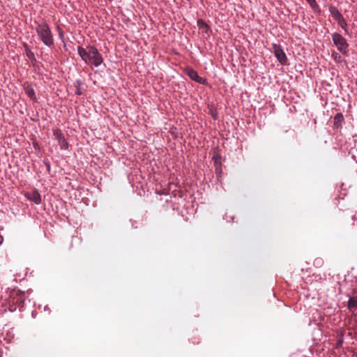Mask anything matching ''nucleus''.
<instances>
[{"label":"nucleus","mask_w":357,"mask_h":357,"mask_svg":"<svg viewBox=\"0 0 357 357\" xmlns=\"http://www.w3.org/2000/svg\"><path fill=\"white\" fill-rule=\"evenodd\" d=\"M332 39L337 49L343 54L347 55L349 44L347 40L340 33L337 32L332 34Z\"/></svg>","instance_id":"obj_2"},{"label":"nucleus","mask_w":357,"mask_h":357,"mask_svg":"<svg viewBox=\"0 0 357 357\" xmlns=\"http://www.w3.org/2000/svg\"><path fill=\"white\" fill-rule=\"evenodd\" d=\"M36 31L40 40L48 47L54 45V37L48 24L45 22H36Z\"/></svg>","instance_id":"obj_1"},{"label":"nucleus","mask_w":357,"mask_h":357,"mask_svg":"<svg viewBox=\"0 0 357 357\" xmlns=\"http://www.w3.org/2000/svg\"><path fill=\"white\" fill-rule=\"evenodd\" d=\"M312 8L317 6V3L315 0H306Z\"/></svg>","instance_id":"obj_21"},{"label":"nucleus","mask_w":357,"mask_h":357,"mask_svg":"<svg viewBox=\"0 0 357 357\" xmlns=\"http://www.w3.org/2000/svg\"><path fill=\"white\" fill-rule=\"evenodd\" d=\"M53 135L54 137L57 139L59 145L60 146L61 149L65 150L68 149V144L62 132L60 130L56 129L54 130Z\"/></svg>","instance_id":"obj_6"},{"label":"nucleus","mask_w":357,"mask_h":357,"mask_svg":"<svg viewBox=\"0 0 357 357\" xmlns=\"http://www.w3.org/2000/svg\"><path fill=\"white\" fill-rule=\"evenodd\" d=\"M273 50L275 56L277 58L278 61L282 65L287 64V57L286 56V54L282 49L281 46L278 44H273Z\"/></svg>","instance_id":"obj_4"},{"label":"nucleus","mask_w":357,"mask_h":357,"mask_svg":"<svg viewBox=\"0 0 357 357\" xmlns=\"http://www.w3.org/2000/svg\"><path fill=\"white\" fill-rule=\"evenodd\" d=\"M88 49H89V47H88ZM77 51L82 59L86 63H88L90 57L89 50H86L84 47L79 46L77 47Z\"/></svg>","instance_id":"obj_8"},{"label":"nucleus","mask_w":357,"mask_h":357,"mask_svg":"<svg viewBox=\"0 0 357 357\" xmlns=\"http://www.w3.org/2000/svg\"><path fill=\"white\" fill-rule=\"evenodd\" d=\"M25 92L26 95L32 100L36 99V93L35 91L33 88L27 87L25 89Z\"/></svg>","instance_id":"obj_15"},{"label":"nucleus","mask_w":357,"mask_h":357,"mask_svg":"<svg viewBox=\"0 0 357 357\" xmlns=\"http://www.w3.org/2000/svg\"><path fill=\"white\" fill-rule=\"evenodd\" d=\"M44 163H45V166H46V167H47V171H48V172H50L51 167H50V162H48V161H45V162H44Z\"/></svg>","instance_id":"obj_22"},{"label":"nucleus","mask_w":357,"mask_h":357,"mask_svg":"<svg viewBox=\"0 0 357 357\" xmlns=\"http://www.w3.org/2000/svg\"><path fill=\"white\" fill-rule=\"evenodd\" d=\"M185 73L193 81L202 84H206L207 80L205 78H202L199 76L197 71H195L191 67H187L184 70Z\"/></svg>","instance_id":"obj_5"},{"label":"nucleus","mask_w":357,"mask_h":357,"mask_svg":"<svg viewBox=\"0 0 357 357\" xmlns=\"http://www.w3.org/2000/svg\"><path fill=\"white\" fill-rule=\"evenodd\" d=\"M342 342H343V340L342 339L339 340L337 341V347H340L342 345Z\"/></svg>","instance_id":"obj_23"},{"label":"nucleus","mask_w":357,"mask_h":357,"mask_svg":"<svg viewBox=\"0 0 357 357\" xmlns=\"http://www.w3.org/2000/svg\"><path fill=\"white\" fill-rule=\"evenodd\" d=\"M213 160L216 167V172H218L221 166V157L218 154H216L213 156Z\"/></svg>","instance_id":"obj_13"},{"label":"nucleus","mask_w":357,"mask_h":357,"mask_svg":"<svg viewBox=\"0 0 357 357\" xmlns=\"http://www.w3.org/2000/svg\"><path fill=\"white\" fill-rule=\"evenodd\" d=\"M329 12H330V14L333 17V19L337 22L343 17V15H342V13L339 11V10L335 6H330Z\"/></svg>","instance_id":"obj_9"},{"label":"nucleus","mask_w":357,"mask_h":357,"mask_svg":"<svg viewBox=\"0 0 357 357\" xmlns=\"http://www.w3.org/2000/svg\"><path fill=\"white\" fill-rule=\"evenodd\" d=\"M72 247H73V245H72V243H71V244H70V247H69V249H71V248H72Z\"/></svg>","instance_id":"obj_25"},{"label":"nucleus","mask_w":357,"mask_h":357,"mask_svg":"<svg viewBox=\"0 0 357 357\" xmlns=\"http://www.w3.org/2000/svg\"><path fill=\"white\" fill-rule=\"evenodd\" d=\"M324 265V259L321 257H317L314 260V266L317 268H320Z\"/></svg>","instance_id":"obj_18"},{"label":"nucleus","mask_w":357,"mask_h":357,"mask_svg":"<svg viewBox=\"0 0 357 357\" xmlns=\"http://www.w3.org/2000/svg\"><path fill=\"white\" fill-rule=\"evenodd\" d=\"M344 120V116L342 113H337L335 116H334V126L336 128H342V123Z\"/></svg>","instance_id":"obj_12"},{"label":"nucleus","mask_w":357,"mask_h":357,"mask_svg":"<svg viewBox=\"0 0 357 357\" xmlns=\"http://www.w3.org/2000/svg\"><path fill=\"white\" fill-rule=\"evenodd\" d=\"M58 29H59V36H60L61 38H62L63 36V31L59 26H58Z\"/></svg>","instance_id":"obj_24"},{"label":"nucleus","mask_w":357,"mask_h":357,"mask_svg":"<svg viewBox=\"0 0 357 357\" xmlns=\"http://www.w3.org/2000/svg\"><path fill=\"white\" fill-rule=\"evenodd\" d=\"M347 307L350 312H354L357 310V296H350L347 303Z\"/></svg>","instance_id":"obj_10"},{"label":"nucleus","mask_w":357,"mask_h":357,"mask_svg":"<svg viewBox=\"0 0 357 357\" xmlns=\"http://www.w3.org/2000/svg\"><path fill=\"white\" fill-rule=\"evenodd\" d=\"M84 85L83 82L81 79H76L73 83V86L75 88V94L81 96L83 93L84 89L82 86Z\"/></svg>","instance_id":"obj_11"},{"label":"nucleus","mask_w":357,"mask_h":357,"mask_svg":"<svg viewBox=\"0 0 357 357\" xmlns=\"http://www.w3.org/2000/svg\"><path fill=\"white\" fill-rule=\"evenodd\" d=\"M197 25L199 29H203L205 32H207L209 29L208 25L202 19L198 20Z\"/></svg>","instance_id":"obj_14"},{"label":"nucleus","mask_w":357,"mask_h":357,"mask_svg":"<svg viewBox=\"0 0 357 357\" xmlns=\"http://www.w3.org/2000/svg\"><path fill=\"white\" fill-rule=\"evenodd\" d=\"M23 294H24V293H23V292L20 291L19 296H20V298H19L17 300V301H16V303H18V304H19V305H23V303H24V299L22 298V296H23Z\"/></svg>","instance_id":"obj_20"},{"label":"nucleus","mask_w":357,"mask_h":357,"mask_svg":"<svg viewBox=\"0 0 357 357\" xmlns=\"http://www.w3.org/2000/svg\"><path fill=\"white\" fill-rule=\"evenodd\" d=\"M332 58L337 62L342 61L341 56L336 52H333L331 54Z\"/></svg>","instance_id":"obj_19"},{"label":"nucleus","mask_w":357,"mask_h":357,"mask_svg":"<svg viewBox=\"0 0 357 357\" xmlns=\"http://www.w3.org/2000/svg\"><path fill=\"white\" fill-rule=\"evenodd\" d=\"M89 62H91L95 66L98 67L102 63V56L96 47L89 46Z\"/></svg>","instance_id":"obj_3"},{"label":"nucleus","mask_w":357,"mask_h":357,"mask_svg":"<svg viewBox=\"0 0 357 357\" xmlns=\"http://www.w3.org/2000/svg\"><path fill=\"white\" fill-rule=\"evenodd\" d=\"M25 51H26V56L31 60V61H35V54L26 45L25 46Z\"/></svg>","instance_id":"obj_17"},{"label":"nucleus","mask_w":357,"mask_h":357,"mask_svg":"<svg viewBox=\"0 0 357 357\" xmlns=\"http://www.w3.org/2000/svg\"><path fill=\"white\" fill-rule=\"evenodd\" d=\"M337 24L342 27V29H344L346 33H348V24L346 22L344 17L337 22Z\"/></svg>","instance_id":"obj_16"},{"label":"nucleus","mask_w":357,"mask_h":357,"mask_svg":"<svg viewBox=\"0 0 357 357\" xmlns=\"http://www.w3.org/2000/svg\"><path fill=\"white\" fill-rule=\"evenodd\" d=\"M26 197L36 204H40L41 203V196L37 190L27 192L26 194Z\"/></svg>","instance_id":"obj_7"}]
</instances>
